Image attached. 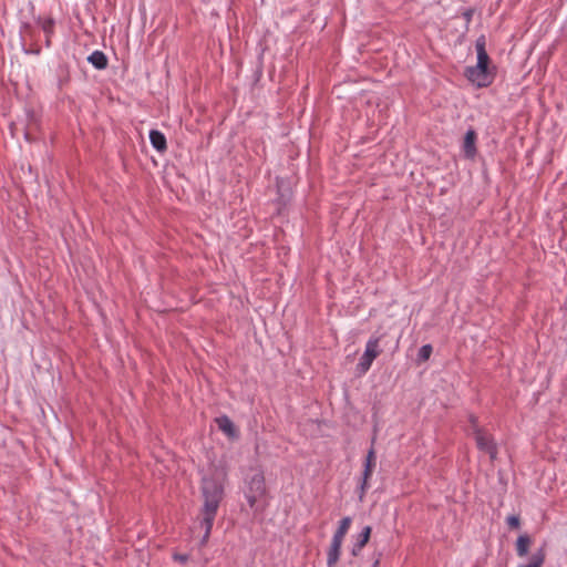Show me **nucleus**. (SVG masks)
<instances>
[{
	"mask_svg": "<svg viewBox=\"0 0 567 567\" xmlns=\"http://www.w3.org/2000/svg\"><path fill=\"white\" fill-rule=\"evenodd\" d=\"M433 348L431 344H424L419 350V361H426L431 357Z\"/></svg>",
	"mask_w": 567,
	"mask_h": 567,
	"instance_id": "nucleus-17",
	"label": "nucleus"
},
{
	"mask_svg": "<svg viewBox=\"0 0 567 567\" xmlns=\"http://www.w3.org/2000/svg\"><path fill=\"white\" fill-rule=\"evenodd\" d=\"M476 53H477V63L484 66H489L491 59L486 51V41L485 37L481 35L475 43Z\"/></svg>",
	"mask_w": 567,
	"mask_h": 567,
	"instance_id": "nucleus-10",
	"label": "nucleus"
},
{
	"mask_svg": "<svg viewBox=\"0 0 567 567\" xmlns=\"http://www.w3.org/2000/svg\"><path fill=\"white\" fill-rule=\"evenodd\" d=\"M380 340L381 337H373L367 342L365 351L358 363L360 372L365 373L370 369L373 360L382 352L379 347Z\"/></svg>",
	"mask_w": 567,
	"mask_h": 567,
	"instance_id": "nucleus-4",
	"label": "nucleus"
},
{
	"mask_svg": "<svg viewBox=\"0 0 567 567\" xmlns=\"http://www.w3.org/2000/svg\"><path fill=\"white\" fill-rule=\"evenodd\" d=\"M150 141H151L152 146L155 150H157L158 152L166 151V148H167L166 137L162 132H159L157 130H152L150 132Z\"/></svg>",
	"mask_w": 567,
	"mask_h": 567,
	"instance_id": "nucleus-11",
	"label": "nucleus"
},
{
	"mask_svg": "<svg viewBox=\"0 0 567 567\" xmlns=\"http://www.w3.org/2000/svg\"><path fill=\"white\" fill-rule=\"evenodd\" d=\"M351 522H352L351 517H349V516L343 517L340 520L339 526H338L337 530L334 532L332 538L343 542V538L350 528Z\"/></svg>",
	"mask_w": 567,
	"mask_h": 567,
	"instance_id": "nucleus-14",
	"label": "nucleus"
},
{
	"mask_svg": "<svg viewBox=\"0 0 567 567\" xmlns=\"http://www.w3.org/2000/svg\"><path fill=\"white\" fill-rule=\"evenodd\" d=\"M507 525L511 529H518L520 527V519L516 515H511L507 517Z\"/></svg>",
	"mask_w": 567,
	"mask_h": 567,
	"instance_id": "nucleus-18",
	"label": "nucleus"
},
{
	"mask_svg": "<svg viewBox=\"0 0 567 567\" xmlns=\"http://www.w3.org/2000/svg\"><path fill=\"white\" fill-rule=\"evenodd\" d=\"M468 422H470V424H471L472 433H473V434H474V433H476V430H483V429L478 425V419H477L475 415L471 414V415L468 416Z\"/></svg>",
	"mask_w": 567,
	"mask_h": 567,
	"instance_id": "nucleus-20",
	"label": "nucleus"
},
{
	"mask_svg": "<svg viewBox=\"0 0 567 567\" xmlns=\"http://www.w3.org/2000/svg\"><path fill=\"white\" fill-rule=\"evenodd\" d=\"M477 134L474 128L467 130L463 142L464 156L468 159H473L477 154L476 148Z\"/></svg>",
	"mask_w": 567,
	"mask_h": 567,
	"instance_id": "nucleus-7",
	"label": "nucleus"
},
{
	"mask_svg": "<svg viewBox=\"0 0 567 567\" xmlns=\"http://www.w3.org/2000/svg\"><path fill=\"white\" fill-rule=\"evenodd\" d=\"M173 559L175 561L181 563V564H186L189 560V555L188 554L176 553V554L173 555Z\"/></svg>",
	"mask_w": 567,
	"mask_h": 567,
	"instance_id": "nucleus-21",
	"label": "nucleus"
},
{
	"mask_svg": "<svg viewBox=\"0 0 567 567\" xmlns=\"http://www.w3.org/2000/svg\"><path fill=\"white\" fill-rule=\"evenodd\" d=\"M375 460H377L375 451L373 447H371L368 451V454L365 456L364 468H363V473H362V481H361V485H360V498L363 497L364 493L369 488L368 482L373 473V468L375 466Z\"/></svg>",
	"mask_w": 567,
	"mask_h": 567,
	"instance_id": "nucleus-6",
	"label": "nucleus"
},
{
	"mask_svg": "<svg viewBox=\"0 0 567 567\" xmlns=\"http://www.w3.org/2000/svg\"><path fill=\"white\" fill-rule=\"evenodd\" d=\"M215 422L220 431L229 437L238 436V431L233 421L227 415H221L215 419Z\"/></svg>",
	"mask_w": 567,
	"mask_h": 567,
	"instance_id": "nucleus-9",
	"label": "nucleus"
},
{
	"mask_svg": "<svg viewBox=\"0 0 567 567\" xmlns=\"http://www.w3.org/2000/svg\"><path fill=\"white\" fill-rule=\"evenodd\" d=\"M362 548H363V546L355 542L353 544V547H352V550H351L352 555L353 556H358L359 553L362 550Z\"/></svg>",
	"mask_w": 567,
	"mask_h": 567,
	"instance_id": "nucleus-23",
	"label": "nucleus"
},
{
	"mask_svg": "<svg viewBox=\"0 0 567 567\" xmlns=\"http://www.w3.org/2000/svg\"><path fill=\"white\" fill-rule=\"evenodd\" d=\"M200 489L204 498L200 526L205 529L200 545H205L210 536L219 504L224 497V487L217 478L205 476L202 480Z\"/></svg>",
	"mask_w": 567,
	"mask_h": 567,
	"instance_id": "nucleus-1",
	"label": "nucleus"
},
{
	"mask_svg": "<svg viewBox=\"0 0 567 567\" xmlns=\"http://www.w3.org/2000/svg\"><path fill=\"white\" fill-rule=\"evenodd\" d=\"M532 539L527 534L520 535L516 540V551L519 557H524L528 554L529 545Z\"/></svg>",
	"mask_w": 567,
	"mask_h": 567,
	"instance_id": "nucleus-12",
	"label": "nucleus"
},
{
	"mask_svg": "<svg viewBox=\"0 0 567 567\" xmlns=\"http://www.w3.org/2000/svg\"><path fill=\"white\" fill-rule=\"evenodd\" d=\"M342 540L332 538L329 550L327 553V566L334 567L339 561L341 554Z\"/></svg>",
	"mask_w": 567,
	"mask_h": 567,
	"instance_id": "nucleus-8",
	"label": "nucleus"
},
{
	"mask_svg": "<svg viewBox=\"0 0 567 567\" xmlns=\"http://www.w3.org/2000/svg\"><path fill=\"white\" fill-rule=\"evenodd\" d=\"M372 528L370 526H365L361 533L358 535L357 543L362 545L363 547L368 544L371 537Z\"/></svg>",
	"mask_w": 567,
	"mask_h": 567,
	"instance_id": "nucleus-16",
	"label": "nucleus"
},
{
	"mask_svg": "<svg viewBox=\"0 0 567 567\" xmlns=\"http://www.w3.org/2000/svg\"><path fill=\"white\" fill-rule=\"evenodd\" d=\"M53 25H54V22L52 19H45L42 22V29L48 37L53 32Z\"/></svg>",
	"mask_w": 567,
	"mask_h": 567,
	"instance_id": "nucleus-19",
	"label": "nucleus"
},
{
	"mask_svg": "<svg viewBox=\"0 0 567 567\" xmlns=\"http://www.w3.org/2000/svg\"><path fill=\"white\" fill-rule=\"evenodd\" d=\"M381 556H382V554H381V553H379V554L377 555V558H375V560H374V563H373V566H372V567H378V566H379Z\"/></svg>",
	"mask_w": 567,
	"mask_h": 567,
	"instance_id": "nucleus-24",
	"label": "nucleus"
},
{
	"mask_svg": "<svg viewBox=\"0 0 567 567\" xmlns=\"http://www.w3.org/2000/svg\"><path fill=\"white\" fill-rule=\"evenodd\" d=\"M473 13H474V10L473 9H467L463 12V17L465 19V21L468 23L471 22L472 20V17H473Z\"/></svg>",
	"mask_w": 567,
	"mask_h": 567,
	"instance_id": "nucleus-22",
	"label": "nucleus"
},
{
	"mask_svg": "<svg viewBox=\"0 0 567 567\" xmlns=\"http://www.w3.org/2000/svg\"><path fill=\"white\" fill-rule=\"evenodd\" d=\"M477 449L489 455V458L494 461L497 456V446L493 440V436L488 434L484 429L476 430L474 433Z\"/></svg>",
	"mask_w": 567,
	"mask_h": 567,
	"instance_id": "nucleus-5",
	"label": "nucleus"
},
{
	"mask_svg": "<svg viewBox=\"0 0 567 567\" xmlns=\"http://www.w3.org/2000/svg\"><path fill=\"white\" fill-rule=\"evenodd\" d=\"M87 61L92 63L96 69H104L106 66V55L102 51H94Z\"/></svg>",
	"mask_w": 567,
	"mask_h": 567,
	"instance_id": "nucleus-15",
	"label": "nucleus"
},
{
	"mask_svg": "<svg viewBox=\"0 0 567 567\" xmlns=\"http://www.w3.org/2000/svg\"><path fill=\"white\" fill-rule=\"evenodd\" d=\"M266 492L265 476L264 473L259 471L251 475L247 482L246 498L250 508L255 507L256 503L266 495Z\"/></svg>",
	"mask_w": 567,
	"mask_h": 567,
	"instance_id": "nucleus-3",
	"label": "nucleus"
},
{
	"mask_svg": "<svg viewBox=\"0 0 567 567\" xmlns=\"http://www.w3.org/2000/svg\"><path fill=\"white\" fill-rule=\"evenodd\" d=\"M495 66L489 68L476 64L474 66H467L465 70V76L467 80L478 87H486L491 85L495 79Z\"/></svg>",
	"mask_w": 567,
	"mask_h": 567,
	"instance_id": "nucleus-2",
	"label": "nucleus"
},
{
	"mask_svg": "<svg viewBox=\"0 0 567 567\" xmlns=\"http://www.w3.org/2000/svg\"><path fill=\"white\" fill-rule=\"evenodd\" d=\"M546 558V551L544 547L537 549L530 557L528 564L520 567H543Z\"/></svg>",
	"mask_w": 567,
	"mask_h": 567,
	"instance_id": "nucleus-13",
	"label": "nucleus"
}]
</instances>
